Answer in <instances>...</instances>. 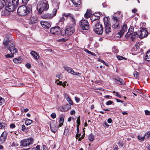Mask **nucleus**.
Listing matches in <instances>:
<instances>
[{"label":"nucleus","mask_w":150,"mask_h":150,"mask_svg":"<svg viewBox=\"0 0 150 150\" xmlns=\"http://www.w3.org/2000/svg\"><path fill=\"white\" fill-rule=\"evenodd\" d=\"M12 39L10 35H7L3 42V45L6 47L11 52L10 54L5 55L6 58L13 57H14L13 54L16 53L18 51L15 48V45L11 42Z\"/></svg>","instance_id":"f257e3e1"},{"label":"nucleus","mask_w":150,"mask_h":150,"mask_svg":"<svg viewBox=\"0 0 150 150\" xmlns=\"http://www.w3.org/2000/svg\"><path fill=\"white\" fill-rule=\"evenodd\" d=\"M32 11V6L28 5L27 6L23 5L20 6L17 10L18 15L21 16H25L30 13Z\"/></svg>","instance_id":"f03ea898"},{"label":"nucleus","mask_w":150,"mask_h":150,"mask_svg":"<svg viewBox=\"0 0 150 150\" xmlns=\"http://www.w3.org/2000/svg\"><path fill=\"white\" fill-rule=\"evenodd\" d=\"M76 25V22L69 23L67 26L66 28L64 30H63V35L64 36H69L71 35L74 32V27Z\"/></svg>","instance_id":"7ed1b4c3"},{"label":"nucleus","mask_w":150,"mask_h":150,"mask_svg":"<svg viewBox=\"0 0 150 150\" xmlns=\"http://www.w3.org/2000/svg\"><path fill=\"white\" fill-rule=\"evenodd\" d=\"M13 7L11 4H8L5 6V9L2 11L1 15L6 17L10 15L11 12L14 10Z\"/></svg>","instance_id":"20e7f679"},{"label":"nucleus","mask_w":150,"mask_h":150,"mask_svg":"<svg viewBox=\"0 0 150 150\" xmlns=\"http://www.w3.org/2000/svg\"><path fill=\"white\" fill-rule=\"evenodd\" d=\"M49 7L48 4L47 2L42 3H39L37 6V9L38 14H41L43 11L47 10Z\"/></svg>","instance_id":"39448f33"},{"label":"nucleus","mask_w":150,"mask_h":150,"mask_svg":"<svg viewBox=\"0 0 150 150\" xmlns=\"http://www.w3.org/2000/svg\"><path fill=\"white\" fill-rule=\"evenodd\" d=\"M118 14L120 15V16L119 18H117L116 16H113L112 19L113 21V24L112 27L115 29H117L119 27V23L121 19L123 17V14H121L120 12H118Z\"/></svg>","instance_id":"423d86ee"},{"label":"nucleus","mask_w":150,"mask_h":150,"mask_svg":"<svg viewBox=\"0 0 150 150\" xmlns=\"http://www.w3.org/2000/svg\"><path fill=\"white\" fill-rule=\"evenodd\" d=\"M93 30L96 34L101 35L103 32L102 25L99 23H96L94 25Z\"/></svg>","instance_id":"0eeeda50"},{"label":"nucleus","mask_w":150,"mask_h":150,"mask_svg":"<svg viewBox=\"0 0 150 150\" xmlns=\"http://www.w3.org/2000/svg\"><path fill=\"white\" fill-rule=\"evenodd\" d=\"M33 141L34 139L32 138H28L21 141V146L24 147L30 146V145L33 144Z\"/></svg>","instance_id":"6e6552de"},{"label":"nucleus","mask_w":150,"mask_h":150,"mask_svg":"<svg viewBox=\"0 0 150 150\" xmlns=\"http://www.w3.org/2000/svg\"><path fill=\"white\" fill-rule=\"evenodd\" d=\"M50 33L54 35H63V30H62L59 26L54 27L51 28Z\"/></svg>","instance_id":"1a4fd4ad"},{"label":"nucleus","mask_w":150,"mask_h":150,"mask_svg":"<svg viewBox=\"0 0 150 150\" xmlns=\"http://www.w3.org/2000/svg\"><path fill=\"white\" fill-rule=\"evenodd\" d=\"M81 28L83 30H88L89 28L90 25L86 20H81L79 23Z\"/></svg>","instance_id":"9d476101"},{"label":"nucleus","mask_w":150,"mask_h":150,"mask_svg":"<svg viewBox=\"0 0 150 150\" xmlns=\"http://www.w3.org/2000/svg\"><path fill=\"white\" fill-rule=\"evenodd\" d=\"M139 34V38L142 39L147 37L148 35V33L146 28H142L140 29Z\"/></svg>","instance_id":"9b49d317"},{"label":"nucleus","mask_w":150,"mask_h":150,"mask_svg":"<svg viewBox=\"0 0 150 150\" xmlns=\"http://www.w3.org/2000/svg\"><path fill=\"white\" fill-rule=\"evenodd\" d=\"M129 33H127L125 35V37L128 38L130 36L132 41H134V39L138 36L136 32L132 33H130L129 34Z\"/></svg>","instance_id":"f8f14e48"},{"label":"nucleus","mask_w":150,"mask_h":150,"mask_svg":"<svg viewBox=\"0 0 150 150\" xmlns=\"http://www.w3.org/2000/svg\"><path fill=\"white\" fill-rule=\"evenodd\" d=\"M62 16L69 18L71 21L69 23H72L73 22H76L75 19L73 15L70 13H64L62 14Z\"/></svg>","instance_id":"ddd939ff"},{"label":"nucleus","mask_w":150,"mask_h":150,"mask_svg":"<svg viewBox=\"0 0 150 150\" xmlns=\"http://www.w3.org/2000/svg\"><path fill=\"white\" fill-rule=\"evenodd\" d=\"M7 133L6 131H4L0 137V143H4L6 139Z\"/></svg>","instance_id":"4468645a"},{"label":"nucleus","mask_w":150,"mask_h":150,"mask_svg":"<svg viewBox=\"0 0 150 150\" xmlns=\"http://www.w3.org/2000/svg\"><path fill=\"white\" fill-rule=\"evenodd\" d=\"M40 24L42 27L47 29L50 28L51 27V24L50 23L45 21H42L40 22Z\"/></svg>","instance_id":"2eb2a0df"},{"label":"nucleus","mask_w":150,"mask_h":150,"mask_svg":"<svg viewBox=\"0 0 150 150\" xmlns=\"http://www.w3.org/2000/svg\"><path fill=\"white\" fill-rule=\"evenodd\" d=\"M127 25L124 24L123 26L122 29L120 32H119L118 34L120 35V37L122 36L124 33L127 30Z\"/></svg>","instance_id":"dca6fc26"},{"label":"nucleus","mask_w":150,"mask_h":150,"mask_svg":"<svg viewBox=\"0 0 150 150\" xmlns=\"http://www.w3.org/2000/svg\"><path fill=\"white\" fill-rule=\"evenodd\" d=\"M37 18L35 16H33L31 17L29 19V23L33 25L36 23Z\"/></svg>","instance_id":"f3484780"},{"label":"nucleus","mask_w":150,"mask_h":150,"mask_svg":"<svg viewBox=\"0 0 150 150\" xmlns=\"http://www.w3.org/2000/svg\"><path fill=\"white\" fill-rule=\"evenodd\" d=\"M104 23L105 25V33L107 34H108L111 32L110 25L108 23H106L105 22H104Z\"/></svg>","instance_id":"a211bd4d"},{"label":"nucleus","mask_w":150,"mask_h":150,"mask_svg":"<svg viewBox=\"0 0 150 150\" xmlns=\"http://www.w3.org/2000/svg\"><path fill=\"white\" fill-rule=\"evenodd\" d=\"M114 79V81L118 84L122 85L124 84L125 82L123 80L120 78L119 77L117 76Z\"/></svg>","instance_id":"6ab92c4d"},{"label":"nucleus","mask_w":150,"mask_h":150,"mask_svg":"<svg viewBox=\"0 0 150 150\" xmlns=\"http://www.w3.org/2000/svg\"><path fill=\"white\" fill-rule=\"evenodd\" d=\"M55 123L54 122L50 124V127L52 132L54 133L56 132L57 128L55 125Z\"/></svg>","instance_id":"aec40b11"},{"label":"nucleus","mask_w":150,"mask_h":150,"mask_svg":"<svg viewBox=\"0 0 150 150\" xmlns=\"http://www.w3.org/2000/svg\"><path fill=\"white\" fill-rule=\"evenodd\" d=\"M8 4L7 0H0V9H1L4 6Z\"/></svg>","instance_id":"412c9836"},{"label":"nucleus","mask_w":150,"mask_h":150,"mask_svg":"<svg viewBox=\"0 0 150 150\" xmlns=\"http://www.w3.org/2000/svg\"><path fill=\"white\" fill-rule=\"evenodd\" d=\"M19 0H12V3L8 2V4H11L13 7L14 9L18 5Z\"/></svg>","instance_id":"4be33fe9"},{"label":"nucleus","mask_w":150,"mask_h":150,"mask_svg":"<svg viewBox=\"0 0 150 150\" xmlns=\"http://www.w3.org/2000/svg\"><path fill=\"white\" fill-rule=\"evenodd\" d=\"M91 19L92 22V25H93V24L94 25L96 23H100L99 21V20L97 19L96 17H95V16H93L91 17Z\"/></svg>","instance_id":"5701e85b"},{"label":"nucleus","mask_w":150,"mask_h":150,"mask_svg":"<svg viewBox=\"0 0 150 150\" xmlns=\"http://www.w3.org/2000/svg\"><path fill=\"white\" fill-rule=\"evenodd\" d=\"M63 68L65 70L71 74L73 73V72H74V71L72 69L67 66H64Z\"/></svg>","instance_id":"b1692460"},{"label":"nucleus","mask_w":150,"mask_h":150,"mask_svg":"<svg viewBox=\"0 0 150 150\" xmlns=\"http://www.w3.org/2000/svg\"><path fill=\"white\" fill-rule=\"evenodd\" d=\"M30 54L33 58L36 59H38L39 58V56L36 52L32 51L30 52Z\"/></svg>","instance_id":"393cba45"},{"label":"nucleus","mask_w":150,"mask_h":150,"mask_svg":"<svg viewBox=\"0 0 150 150\" xmlns=\"http://www.w3.org/2000/svg\"><path fill=\"white\" fill-rule=\"evenodd\" d=\"M64 98L69 103L70 105H73V102L71 99L69 97L67 94L65 93L64 94Z\"/></svg>","instance_id":"a878e982"},{"label":"nucleus","mask_w":150,"mask_h":150,"mask_svg":"<svg viewBox=\"0 0 150 150\" xmlns=\"http://www.w3.org/2000/svg\"><path fill=\"white\" fill-rule=\"evenodd\" d=\"M71 1L73 4L77 7L79 6L81 3L80 0H71Z\"/></svg>","instance_id":"bb28decb"},{"label":"nucleus","mask_w":150,"mask_h":150,"mask_svg":"<svg viewBox=\"0 0 150 150\" xmlns=\"http://www.w3.org/2000/svg\"><path fill=\"white\" fill-rule=\"evenodd\" d=\"M92 14L91 12L90 9H88L86 13L84 15L85 18L87 19Z\"/></svg>","instance_id":"cd10ccee"},{"label":"nucleus","mask_w":150,"mask_h":150,"mask_svg":"<svg viewBox=\"0 0 150 150\" xmlns=\"http://www.w3.org/2000/svg\"><path fill=\"white\" fill-rule=\"evenodd\" d=\"M7 126L5 120H3L2 122H0V129H4Z\"/></svg>","instance_id":"c85d7f7f"},{"label":"nucleus","mask_w":150,"mask_h":150,"mask_svg":"<svg viewBox=\"0 0 150 150\" xmlns=\"http://www.w3.org/2000/svg\"><path fill=\"white\" fill-rule=\"evenodd\" d=\"M144 59L146 61H150V51L147 52L144 57Z\"/></svg>","instance_id":"c756f323"},{"label":"nucleus","mask_w":150,"mask_h":150,"mask_svg":"<svg viewBox=\"0 0 150 150\" xmlns=\"http://www.w3.org/2000/svg\"><path fill=\"white\" fill-rule=\"evenodd\" d=\"M60 4V2H58L57 3V6L56 7V8H54L52 11L53 13V16H54L56 15V13L57 11V10L59 8V5Z\"/></svg>","instance_id":"7c9ffc66"},{"label":"nucleus","mask_w":150,"mask_h":150,"mask_svg":"<svg viewBox=\"0 0 150 150\" xmlns=\"http://www.w3.org/2000/svg\"><path fill=\"white\" fill-rule=\"evenodd\" d=\"M64 122V118L63 117H60L59 120V127L62 126L63 125V123Z\"/></svg>","instance_id":"2f4dec72"},{"label":"nucleus","mask_w":150,"mask_h":150,"mask_svg":"<svg viewBox=\"0 0 150 150\" xmlns=\"http://www.w3.org/2000/svg\"><path fill=\"white\" fill-rule=\"evenodd\" d=\"M33 122V121L29 119H27L25 122V124L27 125H28L31 124Z\"/></svg>","instance_id":"473e14b6"},{"label":"nucleus","mask_w":150,"mask_h":150,"mask_svg":"<svg viewBox=\"0 0 150 150\" xmlns=\"http://www.w3.org/2000/svg\"><path fill=\"white\" fill-rule=\"evenodd\" d=\"M64 109H65V111H66L69 110V109H71V105L69 104H67L65 105L64 106Z\"/></svg>","instance_id":"72a5a7b5"},{"label":"nucleus","mask_w":150,"mask_h":150,"mask_svg":"<svg viewBox=\"0 0 150 150\" xmlns=\"http://www.w3.org/2000/svg\"><path fill=\"white\" fill-rule=\"evenodd\" d=\"M94 138V136L92 134H90L88 136V139L91 142L93 141V140Z\"/></svg>","instance_id":"f704fd0d"},{"label":"nucleus","mask_w":150,"mask_h":150,"mask_svg":"<svg viewBox=\"0 0 150 150\" xmlns=\"http://www.w3.org/2000/svg\"><path fill=\"white\" fill-rule=\"evenodd\" d=\"M134 77L136 79H137L139 76V74L137 71H134L133 73Z\"/></svg>","instance_id":"c9c22d12"},{"label":"nucleus","mask_w":150,"mask_h":150,"mask_svg":"<svg viewBox=\"0 0 150 150\" xmlns=\"http://www.w3.org/2000/svg\"><path fill=\"white\" fill-rule=\"evenodd\" d=\"M134 27L132 26H130L128 30V31L127 33H129V34L132 33H134Z\"/></svg>","instance_id":"e433bc0d"},{"label":"nucleus","mask_w":150,"mask_h":150,"mask_svg":"<svg viewBox=\"0 0 150 150\" xmlns=\"http://www.w3.org/2000/svg\"><path fill=\"white\" fill-rule=\"evenodd\" d=\"M68 40V38H63L59 39H58L57 41L59 42H64L66 41H67Z\"/></svg>","instance_id":"4c0bfd02"},{"label":"nucleus","mask_w":150,"mask_h":150,"mask_svg":"<svg viewBox=\"0 0 150 150\" xmlns=\"http://www.w3.org/2000/svg\"><path fill=\"white\" fill-rule=\"evenodd\" d=\"M69 130L68 128H65L64 132V134L65 135H67L69 134Z\"/></svg>","instance_id":"58836bf2"},{"label":"nucleus","mask_w":150,"mask_h":150,"mask_svg":"<svg viewBox=\"0 0 150 150\" xmlns=\"http://www.w3.org/2000/svg\"><path fill=\"white\" fill-rule=\"evenodd\" d=\"M116 57L117 59L119 60H121L123 59H125V60L126 59L125 57L120 56L119 55H116Z\"/></svg>","instance_id":"ea45409f"},{"label":"nucleus","mask_w":150,"mask_h":150,"mask_svg":"<svg viewBox=\"0 0 150 150\" xmlns=\"http://www.w3.org/2000/svg\"><path fill=\"white\" fill-rule=\"evenodd\" d=\"M84 51L86 52V53H87L88 54H91L92 55H93V56L95 55V54L94 53H93L92 52H91V51H89L88 50H87L86 49H84Z\"/></svg>","instance_id":"a19ab883"},{"label":"nucleus","mask_w":150,"mask_h":150,"mask_svg":"<svg viewBox=\"0 0 150 150\" xmlns=\"http://www.w3.org/2000/svg\"><path fill=\"white\" fill-rule=\"evenodd\" d=\"M150 136V132H148L145 133L144 137V139H147Z\"/></svg>","instance_id":"79ce46f5"},{"label":"nucleus","mask_w":150,"mask_h":150,"mask_svg":"<svg viewBox=\"0 0 150 150\" xmlns=\"http://www.w3.org/2000/svg\"><path fill=\"white\" fill-rule=\"evenodd\" d=\"M13 61L15 63H20L21 62L20 60L16 58L13 59Z\"/></svg>","instance_id":"37998d69"},{"label":"nucleus","mask_w":150,"mask_h":150,"mask_svg":"<svg viewBox=\"0 0 150 150\" xmlns=\"http://www.w3.org/2000/svg\"><path fill=\"white\" fill-rule=\"evenodd\" d=\"M100 13H95L93 16H95V17H96L97 19H99L100 18Z\"/></svg>","instance_id":"c03bdc74"},{"label":"nucleus","mask_w":150,"mask_h":150,"mask_svg":"<svg viewBox=\"0 0 150 150\" xmlns=\"http://www.w3.org/2000/svg\"><path fill=\"white\" fill-rule=\"evenodd\" d=\"M112 52L114 53H117L118 52V50L117 49H116L115 47H112Z\"/></svg>","instance_id":"a18cd8bd"},{"label":"nucleus","mask_w":150,"mask_h":150,"mask_svg":"<svg viewBox=\"0 0 150 150\" xmlns=\"http://www.w3.org/2000/svg\"><path fill=\"white\" fill-rule=\"evenodd\" d=\"M21 130L23 132H26L27 131V129L24 125H23L22 126Z\"/></svg>","instance_id":"49530a36"},{"label":"nucleus","mask_w":150,"mask_h":150,"mask_svg":"<svg viewBox=\"0 0 150 150\" xmlns=\"http://www.w3.org/2000/svg\"><path fill=\"white\" fill-rule=\"evenodd\" d=\"M59 110L61 111L65 112V109L64 106H60L59 108Z\"/></svg>","instance_id":"de8ad7c7"},{"label":"nucleus","mask_w":150,"mask_h":150,"mask_svg":"<svg viewBox=\"0 0 150 150\" xmlns=\"http://www.w3.org/2000/svg\"><path fill=\"white\" fill-rule=\"evenodd\" d=\"M4 103V99L0 96V105H2Z\"/></svg>","instance_id":"09e8293b"},{"label":"nucleus","mask_w":150,"mask_h":150,"mask_svg":"<svg viewBox=\"0 0 150 150\" xmlns=\"http://www.w3.org/2000/svg\"><path fill=\"white\" fill-rule=\"evenodd\" d=\"M98 61L101 62L102 63H103V64H105L106 66H108L109 65L108 64L106 63L103 60L101 59H99Z\"/></svg>","instance_id":"8fccbe9b"},{"label":"nucleus","mask_w":150,"mask_h":150,"mask_svg":"<svg viewBox=\"0 0 150 150\" xmlns=\"http://www.w3.org/2000/svg\"><path fill=\"white\" fill-rule=\"evenodd\" d=\"M31 150H40V145H37L35 148H33Z\"/></svg>","instance_id":"3c124183"},{"label":"nucleus","mask_w":150,"mask_h":150,"mask_svg":"<svg viewBox=\"0 0 150 150\" xmlns=\"http://www.w3.org/2000/svg\"><path fill=\"white\" fill-rule=\"evenodd\" d=\"M76 123L77 125V126H79L80 124V117L77 118V120H76Z\"/></svg>","instance_id":"603ef678"},{"label":"nucleus","mask_w":150,"mask_h":150,"mask_svg":"<svg viewBox=\"0 0 150 150\" xmlns=\"http://www.w3.org/2000/svg\"><path fill=\"white\" fill-rule=\"evenodd\" d=\"M65 20V19L64 18L63 16L59 20V23H63Z\"/></svg>","instance_id":"864d4df0"},{"label":"nucleus","mask_w":150,"mask_h":150,"mask_svg":"<svg viewBox=\"0 0 150 150\" xmlns=\"http://www.w3.org/2000/svg\"><path fill=\"white\" fill-rule=\"evenodd\" d=\"M117 144L120 146H124V144L122 142H121V141H119L117 143Z\"/></svg>","instance_id":"5fc2aeb1"},{"label":"nucleus","mask_w":150,"mask_h":150,"mask_svg":"<svg viewBox=\"0 0 150 150\" xmlns=\"http://www.w3.org/2000/svg\"><path fill=\"white\" fill-rule=\"evenodd\" d=\"M53 16H51L50 14V15L49 14H48L47 16H46V15L45 16V18H53Z\"/></svg>","instance_id":"6e6d98bb"},{"label":"nucleus","mask_w":150,"mask_h":150,"mask_svg":"<svg viewBox=\"0 0 150 150\" xmlns=\"http://www.w3.org/2000/svg\"><path fill=\"white\" fill-rule=\"evenodd\" d=\"M56 117V115L55 113H53L51 115V117L53 119H54Z\"/></svg>","instance_id":"4d7b16f0"},{"label":"nucleus","mask_w":150,"mask_h":150,"mask_svg":"<svg viewBox=\"0 0 150 150\" xmlns=\"http://www.w3.org/2000/svg\"><path fill=\"white\" fill-rule=\"evenodd\" d=\"M113 102L111 100L108 101L106 103V104L107 105H109L112 104Z\"/></svg>","instance_id":"13d9d810"},{"label":"nucleus","mask_w":150,"mask_h":150,"mask_svg":"<svg viewBox=\"0 0 150 150\" xmlns=\"http://www.w3.org/2000/svg\"><path fill=\"white\" fill-rule=\"evenodd\" d=\"M137 138L138 139H139V140H141L142 141H144V137H140V136H138V137H137Z\"/></svg>","instance_id":"bf43d9fd"},{"label":"nucleus","mask_w":150,"mask_h":150,"mask_svg":"<svg viewBox=\"0 0 150 150\" xmlns=\"http://www.w3.org/2000/svg\"><path fill=\"white\" fill-rule=\"evenodd\" d=\"M72 74H73L74 75H76L78 76H80L81 75V74L80 73L75 72H74V73L73 72V73H72Z\"/></svg>","instance_id":"052dcab7"},{"label":"nucleus","mask_w":150,"mask_h":150,"mask_svg":"<svg viewBox=\"0 0 150 150\" xmlns=\"http://www.w3.org/2000/svg\"><path fill=\"white\" fill-rule=\"evenodd\" d=\"M10 128L13 129L16 126L14 124L12 123L10 125Z\"/></svg>","instance_id":"680f3d73"},{"label":"nucleus","mask_w":150,"mask_h":150,"mask_svg":"<svg viewBox=\"0 0 150 150\" xmlns=\"http://www.w3.org/2000/svg\"><path fill=\"white\" fill-rule=\"evenodd\" d=\"M145 114L147 115H150V112L148 110H145Z\"/></svg>","instance_id":"e2e57ef3"},{"label":"nucleus","mask_w":150,"mask_h":150,"mask_svg":"<svg viewBox=\"0 0 150 150\" xmlns=\"http://www.w3.org/2000/svg\"><path fill=\"white\" fill-rule=\"evenodd\" d=\"M75 99L76 101V102H77V103L79 102L80 100V98H78V97H75Z\"/></svg>","instance_id":"0e129e2a"},{"label":"nucleus","mask_w":150,"mask_h":150,"mask_svg":"<svg viewBox=\"0 0 150 150\" xmlns=\"http://www.w3.org/2000/svg\"><path fill=\"white\" fill-rule=\"evenodd\" d=\"M25 66L28 69L30 68L31 67V65L29 63H27L26 64Z\"/></svg>","instance_id":"69168bd1"},{"label":"nucleus","mask_w":150,"mask_h":150,"mask_svg":"<svg viewBox=\"0 0 150 150\" xmlns=\"http://www.w3.org/2000/svg\"><path fill=\"white\" fill-rule=\"evenodd\" d=\"M118 149V147L117 145H115L114 146V150H117Z\"/></svg>","instance_id":"338daca9"},{"label":"nucleus","mask_w":150,"mask_h":150,"mask_svg":"<svg viewBox=\"0 0 150 150\" xmlns=\"http://www.w3.org/2000/svg\"><path fill=\"white\" fill-rule=\"evenodd\" d=\"M81 136V134H76V139H77L78 138L80 137Z\"/></svg>","instance_id":"774afa93"}]
</instances>
